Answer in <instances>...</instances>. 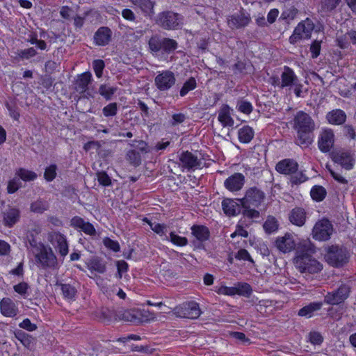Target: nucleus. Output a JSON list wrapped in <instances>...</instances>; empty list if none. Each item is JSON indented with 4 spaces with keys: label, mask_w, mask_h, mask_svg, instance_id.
I'll use <instances>...</instances> for the list:
<instances>
[{
    "label": "nucleus",
    "mask_w": 356,
    "mask_h": 356,
    "mask_svg": "<svg viewBox=\"0 0 356 356\" xmlns=\"http://www.w3.org/2000/svg\"><path fill=\"white\" fill-rule=\"evenodd\" d=\"M292 128L296 131V143L308 147L313 143L315 122L306 112L299 111L291 121Z\"/></svg>",
    "instance_id": "obj_1"
},
{
    "label": "nucleus",
    "mask_w": 356,
    "mask_h": 356,
    "mask_svg": "<svg viewBox=\"0 0 356 356\" xmlns=\"http://www.w3.org/2000/svg\"><path fill=\"white\" fill-rule=\"evenodd\" d=\"M315 252L316 248L309 241L297 250L294 264L301 273L315 274L322 270L323 264L312 256Z\"/></svg>",
    "instance_id": "obj_2"
},
{
    "label": "nucleus",
    "mask_w": 356,
    "mask_h": 356,
    "mask_svg": "<svg viewBox=\"0 0 356 356\" xmlns=\"http://www.w3.org/2000/svg\"><path fill=\"white\" fill-rule=\"evenodd\" d=\"M148 47L152 55L164 56L174 53L178 48V43L174 39L156 33L149 38Z\"/></svg>",
    "instance_id": "obj_3"
},
{
    "label": "nucleus",
    "mask_w": 356,
    "mask_h": 356,
    "mask_svg": "<svg viewBox=\"0 0 356 356\" xmlns=\"http://www.w3.org/2000/svg\"><path fill=\"white\" fill-rule=\"evenodd\" d=\"M325 259L335 268L343 267L348 262L349 253L346 248L338 245H328L325 248Z\"/></svg>",
    "instance_id": "obj_4"
},
{
    "label": "nucleus",
    "mask_w": 356,
    "mask_h": 356,
    "mask_svg": "<svg viewBox=\"0 0 356 356\" xmlns=\"http://www.w3.org/2000/svg\"><path fill=\"white\" fill-rule=\"evenodd\" d=\"M40 247L41 248L34 253L36 265L44 270L58 269L60 265L52 248L47 245H40Z\"/></svg>",
    "instance_id": "obj_5"
},
{
    "label": "nucleus",
    "mask_w": 356,
    "mask_h": 356,
    "mask_svg": "<svg viewBox=\"0 0 356 356\" xmlns=\"http://www.w3.org/2000/svg\"><path fill=\"white\" fill-rule=\"evenodd\" d=\"M155 24L164 30H177L183 24V16L172 10L158 13Z\"/></svg>",
    "instance_id": "obj_6"
},
{
    "label": "nucleus",
    "mask_w": 356,
    "mask_h": 356,
    "mask_svg": "<svg viewBox=\"0 0 356 356\" xmlns=\"http://www.w3.org/2000/svg\"><path fill=\"white\" fill-rule=\"evenodd\" d=\"M351 287L346 284H341L337 289L327 292L324 296L323 302L330 305L343 303L350 296Z\"/></svg>",
    "instance_id": "obj_7"
},
{
    "label": "nucleus",
    "mask_w": 356,
    "mask_h": 356,
    "mask_svg": "<svg viewBox=\"0 0 356 356\" xmlns=\"http://www.w3.org/2000/svg\"><path fill=\"white\" fill-rule=\"evenodd\" d=\"M191 235L193 236L191 243L194 250H205L204 243L211 237L209 229L205 225L195 224L191 227Z\"/></svg>",
    "instance_id": "obj_8"
},
{
    "label": "nucleus",
    "mask_w": 356,
    "mask_h": 356,
    "mask_svg": "<svg viewBox=\"0 0 356 356\" xmlns=\"http://www.w3.org/2000/svg\"><path fill=\"white\" fill-rule=\"evenodd\" d=\"M173 312L179 318L190 319L197 318L202 313L199 304L194 301L184 302L176 306Z\"/></svg>",
    "instance_id": "obj_9"
},
{
    "label": "nucleus",
    "mask_w": 356,
    "mask_h": 356,
    "mask_svg": "<svg viewBox=\"0 0 356 356\" xmlns=\"http://www.w3.org/2000/svg\"><path fill=\"white\" fill-rule=\"evenodd\" d=\"M265 199V193L256 186L249 188L243 198L237 199L243 208L253 206L258 207Z\"/></svg>",
    "instance_id": "obj_10"
},
{
    "label": "nucleus",
    "mask_w": 356,
    "mask_h": 356,
    "mask_svg": "<svg viewBox=\"0 0 356 356\" xmlns=\"http://www.w3.org/2000/svg\"><path fill=\"white\" fill-rule=\"evenodd\" d=\"M332 232V224L327 218H323L314 225L312 229V236L317 241H325L330 238Z\"/></svg>",
    "instance_id": "obj_11"
},
{
    "label": "nucleus",
    "mask_w": 356,
    "mask_h": 356,
    "mask_svg": "<svg viewBox=\"0 0 356 356\" xmlns=\"http://www.w3.org/2000/svg\"><path fill=\"white\" fill-rule=\"evenodd\" d=\"M251 17L245 9L241 8L238 13L229 15L227 18L228 26L231 29H242L251 22Z\"/></svg>",
    "instance_id": "obj_12"
},
{
    "label": "nucleus",
    "mask_w": 356,
    "mask_h": 356,
    "mask_svg": "<svg viewBox=\"0 0 356 356\" xmlns=\"http://www.w3.org/2000/svg\"><path fill=\"white\" fill-rule=\"evenodd\" d=\"M176 83V77L173 72L164 70L159 72L154 78L156 88L162 92L170 90Z\"/></svg>",
    "instance_id": "obj_13"
},
{
    "label": "nucleus",
    "mask_w": 356,
    "mask_h": 356,
    "mask_svg": "<svg viewBox=\"0 0 356 356\" xmlns=\"http://www.w3.org/2000/svg\"><path fill=\"white\" fill-rule=\"evenodd\" d=\"M178 157L179 161V165L186 169L188 172L202 168L201 160L188 150L181 152Z\"/></svg>",
    "instance_id": "obj_14"
},
{
    "label": "nucleus",
    "mask_w": 356,
    "mask_h": 356,
    "mask_svg": "<svg viewBox=\"0 0 356 356\" xmlns=\"http://www.w3.org/2000/svg\"><path fill=\"white\" fill-rule=\"evenodd\" d=\"M48 238L61 257H65L68 254V243L64 234L59 232H51L49 233Z\"/></svg>",
    "instance_id": "obj_15"
},
{
    "label": "nucleus",
    "mask_w": 356,
    "mask_h": 356,
    "mask_svg": "<svg viewBox=\"0 0 356 356\" xmlns=\"http://www.w3.org/2000/svg\"><path fill=\"white\" fill-rule=\"evenodd\" d=\"M330 156L334 163L340 164L346 170H351L354 166L355 159L350 151H332Z\"/></svg>",
    "instance_id": "obj_16"
},
{
    "label": "nucleus",
    "mask_w": 356,
    "mask_h": 356,
    "mask_svg": "<svg viewBox=\"0 0 356 356\" xmlns=\"http://www.w3.org/2000/svg\"><path fill=\"white\" fill-rule=\"evenodd\" d=\"M334 144V134L331 129H323L318 136V147L323 153L329 152Z\"/></svg>",
    "instance_id": "obj_17"
},
{
    "label": "nucleus",
    "mask_w": 356,
    "mask_h": 356,
    "mask_svg": "<svg viewBox=\"0 0 356 356\" xmlns=\"http://www.w3.org/2000/svg\"><path fill=\"white\" fill-rule=\"evenodd\" d=\"M245 182V176L240 172H235L224 181V186L230 192L240 191Z\"/></svg>",
    "instance_id": "obj_18"
},
{
    "label": "nucleus",
    "mask_w": 356,
    "mask_h": 356,
    "mask_svg": "<svg viewBox=\"0 0 356 356\" xmlns=\"http://www.w3.org/2000/svg\"><path fill=\"white\" fill-rule=\"evenodd\" d=\"M299 168L298 162L293 159H284L280 161L275 165V170L282 175L290 176L296 172Z\"/></svg>",
    "instance_id": "obj_19"
},
{
    "label": "nucleus",
    "mask_w": 356,
    "mask_h": 356,
    "mask_svg": "<svg viewBox=\"0 0 356 356\" xmlns=\"http://www.w3.org/2000/svg\"><path fill=\"white\" fill-rule=\"evenodd\" d=\"M275 246L280 251L286 253L295 250L296 242L291 234L286 233L284 236L277 238Z\"/></svg>",
    "instance_id": "obj_20"
},
{
    "label": "nucleus",
    "mask_w": 356,
    "mask_h": 356,
    "mask_svg": "<svg viewBox=\"0 0 356 356\" xmlns=\"http://www.w3.org/2000/svg\"><path fill=\"white\" fill-rule=\"evenodd\" d=\"M3 224L7 227H13L20 218V211L12 207H8L1 213Z\"/></svg>",
    "instance_id": "obj_21"
},
{
    "label": "nucleus",
    "mask_w": 356,
    "mask_h": 356,
    "mask_svg": "<svg viewBox=\"0 0 356 356\" xmlns=\"http://www.w3.org/2000/svg\"><path fill=\"white\" fill-rule=\"evenodd\" d=\"M112 31L107 26H101L94 34V42L97 46H106L112 38Z\"/></svg>",
    "instance_id": "obj_22"
},
{
    "label": "nucleus",
    "mask_w": 356,
    "mask_h": 356,
    "mask_svg": "<svg viewBox=\"0 0 356 356\" xmlns=\"http://www.w3.org/2000/svg\"><path fill=\"white\" fill-rule=\"evenodd\" d=\"M70 226L75 229H80L86 234L90 236H95L96 234V229L93 225L89 222H86L79 216H74L71 219Z\"/></svg>",
    "instance_id": "obj_23"
},
{
    "label": "nucleus",
    "mask_w": 356,
    "mask_h": 356,
    "mask_svg": "<svg viewBox=\"0 0 356 356\" xmlns=\"http://www.w3.org/2000/svg\"><path fill=\"white\" fill-rule=\"evenodd\" d=\"M307 213L304 208L296 207L289 214V220L291 223L298 227H302L305 224Z\"/></svg>",
    "instance_id": "obj_24"
},
{
    "label": "nucleus",
    "mask_w": 356,
    "mask_h": 356,
    "mask_svg": "<svg viewBox=\"0 0 356 356\" xmlns=\"http://www.w3.org/2000/svg\"><path fill=\"white\" fill-rule=\"evenodd\" d=\"M241 204L236 200L225 198L222 202L224 213L229 216H234L241 213Z\"/></svg>",
    "instance_id": "obj_25"
},
{
    "label": "nucleus",
    "mask_w": 356,
    "mask_h": 356,
    "mask_svg": "<svg viewBox=\"0 0 356 356\" xmlns=\"http://www.w3.org/2000/svg\"><path fill=\"white\" fill-rule=\"evenodd\" d=\"M87 268L91 271L103 274L106 271V262L98 256H92L86 261Z\"/></svg>",
    "instance_id": "obj_26"
},
{
    "label": "nucleus",
    "mask_w": 356,
    "mask_h": 356,
    "mask_svg": "<svg viewBox=\"0 0 356 356\" xmlns=\"http://www.w3.org/2000/svg\"><path fill=\"white\" fill-rule=\"evenodd\" d=\"M298 80V78L294 71L289 66H284V71L281 74V84L280 88L282 89L286 87L291 88Z\"/></svg>",
    "instance_id": "obj_27"
},
{
    "label": "nucleus",
    "mask_w": 356,
    "mask_h": 356,
    "mask_svg": "<svg viewBox=\"0 0 356 356\" xmlns=\"http://www.w3.org/2000/svg\"><path fill=\"white\" fill-rule=\"evenodd\" d=\"M1 313L6 317L15 316L19 311L15 302L9 298H3L0 302Z\"/></svg>",
    "instance_id": "obj_28"
},
{
    "label": "nucleus",
    "mask_w": 356,
    "mask_h": 356,
    "mask_svg": "<svg viewBox=\"0 0 356 356\" xmlns=\"http://www.w3.org/2000/svg\"><path fill=\"white\" fill-rule=\"evenodd\" d=\"M92 81V74L90 72H86L79 75L76 80L74 89L80 94H83L88 89V85Z\"/></svg>",
    "instance_id": "obj_29"
},
{
    "label": "nucleus",
    "mask_w": 356,
    "mask_h": 356,
    "mask_svg": "<svg viewBox=\"0 0 356 356\" xmlns=\"http://www.w3.org/2000/svg\"><path fill=\"white\" fill-rule=\"evenodd\" d=\"M138 7L145 17L152 18L154 15L155 2L151 0H129Z\"/></svg>",
    "instance_id": "obj_30"
},
{
    "label": "nucleus",
    "mask_w": 356,
    "mask_h": 356,
    "mask_svg": "<svg viewBox=\"0 0 356 356\" xmlns=\"http://www.w3.org/2000/svg\"><path fill=\"white\" fill-rule=\"evenodd\" d=\"M347 115L341 109H334L326 115L327 122L331 124L342 125L346 121Z\"/></svg>",
    "instance_id": "obj_31"
},
{
    "label": "nucleus",
    "mask_w": 356,
    "mask_h": 356,
    "mask_svg": "<svg viewBox=\"0 0 356 356\" xmlns=\"http://www.w3.org/2000/svg\"><path fill=\"white\" fill-rule=\"evenodd\" d=\"M230 111L231 108L227 104H223L219 111L218 120L224 127L234 125V121L231 117Z\"/></svg>",
    "instance_id": "obj_32"
},
{
    "label": "nucleus",
    "mask_w": 356,
    "mask_h": 356,
    "mask_svg": "<svg viewBox=\"0 0 356 356\" xmlns=\"http://www.w3.org/2000/svg\"><path fill=\"white\" fill-rule=\"evenodd\" d=\"M322 302H313L309 305L303 307L298 311V315L300 316H305L310 318L312 316L314 312L318 311L322 308Z\"/></svg>",
    "instance_id": "obj_33"
},
{
    "label": "nucleus",
    "mask_w": 356,
    "mask_h": 356,
    "mask_svg": "<svg viewBox=\"0 0 356 356\" xmlns=\"http://www.w3.org/2000/svg\"><path fill=\"white\" fill-rule=\"evenodd\" d=\"M235 73L240 74H250L254 70L253 65L251 61L248 60H237V62L232 66Z\"/></svg>",
    "instance_id": "obj_34"
},
{
    "label": "nucleus",
    "mask_w": 356,
    "mask_h": 356,
    "mask_svg": "<svg viewBox=\"0 0 356 356\" xmlns=\"http://www.w3.org/2000/svg\"><path fill=\"white\" fill-rule=\"evenodd\" d=\"M254 136V131L252 127L248 125H245L238 131V138L241 143H250Z\"/></svg>",
    "instance_id": "obj_35"
},
{
    "label": "nucleus",
    "mask_w": 356,
    "mask_h": 356,
    "mask_svg": "<svg viewBox=\"0 0 356 356\" xmlns=\"http://www.w3.org/2000/svg\"><path fill=\"white\" fill-rule=\"evenodd\" d=\"M296 26H300V34L304 36L305 39L311 38L312 33L314 29V24L309 18H306L305 20L298 23Z\"/></svg>",
    "instance_id": "obj_36"
},
{
    "label": "nucleus",
    "mask_w": 356,
    "mask_h": 356,
    "mask_svg": "<svg viewBox=\"0 0 356 356\" xmlns=\"http://www.w3.org/2000/svg\"><path fill=\"white\" fill-rule=\"evenodd\" d=\"M310 195L313 200L319 202L325 198L327 195V191L322 186L315 185L310 191Z\"/></svg>",
    "instance_id": "obj_37"
},
{
    "label": "nucleus",
    "mask_w": 356,
    "mask_h": 356,
    "mask_svg": "<svg viewBox=\"0 0 356 356\" xmlns=\"http://www.w3.org/2000/svg\"><path fill=\"white\" fill-rule=\"evenodd\" d=\"M126 160L129 163L134 167L141 165L142 158L140 153L136 149H129L127 152L125 156Z\"/></svg>",
    "instance_id": "obj_38"
},
{
    "label": "nucleus",
    "mask_w": 356,
    "mask_h": 356,
    "mask_svg": "<svg viewBox=\"0 0 356 356\" xmlns=\"http://www.w3.org/2000/svg\"><path fill=\"white\" fill-rule=\"evenodd\" d=\"M117 87L111 86L109 84H101L99 87L98 93L106 101L111 100L113 95L116 92Z\"/></svg>",
    "instance_id": "obj_39"
},
{
    "label": "nucleus",
    "mask_w": 356,
    "mask_h": 356,
    "mask_svg": "<svg viewBox=\"0 0 356 356\" xmlns=\"http://www.w3.org/2000/svg\"><path fill=\"white\" fill-rule=\"evenodd\" d=\"M263 228L268 234L274 233L278 230V221L274 216H268L263 225Z\"/></svg>",
    "instance_id": "obj_40"
},
{
    "label": "nucleus",
    "mask_w": 356,
    "mask_h": 356,
    "mask_svg": "<svg viewBox=\"0 0 356 356\" xmlns=\"http://www.w3.org/2000/svg\"><path fill=\"white\" fill-rule=\"evenodd\" d=\"M235 295L250 297L252 293L251 286L246 282H237L234 286Z\"/></svg>",
    "instance_id": "obj_41"
},
{
    "label": "nucleus",
    "mask_w": 356,
    "mask_h": 356,
    "mask_svg": "<svg viewBox=\"0 0 356 356\" xmlns=\"http://www.w3.org/2000/svg\"><path fill=\"white\" fill-rule=\"evenodd\" d=\"M129 145L138 151L140 155L150 153L152 151V148L149 146L148 143L143 140H134L131 143H129Z\"/></svg>",
    "instance_id": "obj_42"
},
{
    "label": "nucleus",
    "mask_w": 356,
    "mask_h": 356,
    "mask_svg": "<svg viewBox=\"0 0 356 356\" xmlns=\"http://www.w3.org/2000/svg\"><path fill=\"white\" fill-rule=\"evenodd\" d=\"M57 285L60 286L62 294L65 298L69 300H74L76 296L77 290L76 288L70 284L57 283Z\"/></svg>",
    "instance_id": "obj_43"
},
{
    "label": "nucleus",
    "mask_w": 356,
    "mask_h": 356,
    "mask_svg": "<svg viewBox=\"0 0 356 356\" xmlns=\"http://www.w3.org/2000/svg\"><path fill=\"white\" fill-rule=\"evenodd\" d=\"M298 13V10L295 6H291L289 8H287L286 9L282 11L279 18V20L284 21L289 24L290 21L295 19Z\"/></svg>",
    "instance_id": "obj_44"
},
{
    "label": "nucleus",
    "mask_w": 356,
    "mask_h": 356,
    "mask_svg": "<svg viewBox=\"0 0 356 356\" xmlns=\"http://www.w3.org/2000/svg\"><path fill=\"white\" fill-rule=\"evenodd\" d=\"M197 87V82L194 77L191 76L187 79L183 84L179 91L181 97L186 96L190 91L193 90Z\"/></svg>",
    "instance_id": "obj_45"
},
{
    "label": "nucleus",
    "mask_w": 356,
    "mask_h": 356,
    "mask_svg": "<svg viewBox=\"0 0 356 356\" xmlns=\"http://www.w3.org/2000/svg\"><path fill=\"white\" fill-rule=\"evenodd\" d=\"M49 208V204L47 201L38 200L31 204L30 209L33 213H42Z\"/></svg>",
    "instance_id": "obj_46"
},
{
    "label": "nucleus",
    "mask_w": 356,
    "mask_h": 356,
    "mask_svg": "<svg viewBox=\"0 0 356 356\" xmlns=\"http://www.w3.org/2000/svg\"><path fill=\"white\" fill-rule=\"evenodd\" d=\"M15 338L19 340L25 347L29 348L33 341V338L29 334L22 330H17L15 332Z\"/></svg>",
    "instance_id": "obj_47"
},
{
    "label": "nucleus",
    "mask_w": 356,
    "mask_h": 356,
    "mask_svg": "<svg viewBox=\"0 0 356 356\" xmlns=\"http://www.w3.org/2000/svg\"><path fill=\"white\" fill-rule=\"evenodd\" d=\"M16 175L25 181H33L38 177V175L35 172L22 168H19L17 171Z\"/></svg>",
    "instance_id": "obj_48"
},
{
    "label": "nucleus",
    "mask_w": 356,
    "mask_h": 356,
    "mask_svg": "<svg viewBox=\"0 0 356 356\" xmlns=\"http://www.w3.org/2000/svg\"><path fill=\"white\" fill-rule=\"evenodd\" d=\"M309 179L308 177L303 171L298 170L290 175V182L291 185H300Z\"/></svg>",
    "instance_id": "obj_49"
},
{
    "label": "nucleus",
    "mask_w": 356,
    "mask_h": 356,
    "mask_svg": "<svg viewBox=\"0 0 356 356\" xmlns=\"http://www.w3.org/2000/svg\"><path fill=\"white\" fill-rule=\"evenodd\" d=\"M5 105L9 111L10 116L15 120H18L20 117V114L16 102L14 99H10V101L6 102Z\"/></svg>",
    "instance_id": "obj_50"
},
{
    "label": "nucleus",
    "mask_w": 356,
    "mask_h": 356,
    "mask_svg": "<svg viewBox=\"0 0 356 356\" xmlns=\"http://www.w3.org/2000/svg\"><path fill=\"white\" fill-rule=\"evenodd\" d=\"M143 220L147 223L149 225L151 229L157 234L160 236L165 234L167 229V226L165 224L157 223L156 222H152L147 218H144Z\"/></svg>",
    "instance_id": "obj_51"
},
{
    "label": "nucleus",
    "mask_w": 356,
    "mask_h": 356,
    "mask_svg": "<svg viewBox=\"0 0 356 356\" xmlns=\"http://www.w3.org/2000/svg\"><path fill=\"white\" fill-rule=\"evenodd\" d=\"M236 109L241 113L249 115L252 113L253 106L250 102L240 99L237 101Z\"/></svg>",
    "instance_id": "obj_52"
},
{
    "label": "nucleus",
    "mask_w": 356,
    "mask_h": 356,
    "mask_svg": "<svg viewBox=\"0 0 356 356\" xmlns=\"http://www.w3.org/2000/svg\"><path fill=\"white\" fill-rule=\"evenodd\" d=\"M167 239L177 246H186L188 243L186 237L179 236L175 232H171Z\"/></svg>",
    "instance_id": "obj_53"
},
{
    "label": "nucleus",
    "mask_w": 356,
    "mask_h": 356,
    "mask_svg": "<svg viewBox=\"0 0 356 356\" xmlns=\"http://www.w3.org/2000/svg\"><path fill=\"white\" fill-rule=\"evenodd\" d=\"M29 289V284L25 282H22L13 286L14 291L24 298H27L29 296L28 291Z\"/></svg>",
    "instance_id": "obj_54"
},
{
    "label": "nucleus",
    "mask_w": 356,
    "mask_h": 356,
    "mask_svg": "<svg viewBox=\"0 0 356 356\" xmlns=\"http://www.w3.org/2000/svg\"><path fill=\"white\" fill-rule=\"evenodd\" d=\"M57 165L56 164H51L46 168L44 172V178L47 181H52L57 175Z\"/></svg>",
    "instance_id": "obj_55"
},
{
    "label": "nucleus",
    "mask_w": 356,
    "mask_h": 356,
    "mask_svg": "<svg viewBox=\"0 0 356 356\" xmlns=\"http://www.w3.org/2000/svg\"><path fill=\"white\" fill-rule=\"evenodd\" d=\"M92 68L97 78L102 77L103 71L105 68V63L102 59H95L92 61Z\"/></svg>",
    "instance_id": "obj_56"
},
{
    "label": "nucleus",
    "mask_w": 356,
    "mask_h": 356,
    "mask_svg": "<svg viewBox=\"0 0 356 356\" xmlns=\"http://www.w3.org/2000/svg\"><path fill=\"white\" fill-rule=\"evenodd\" d=\"M102 113L105 117H113L118 113V104L116 102L110 103L102 109Z\"/></svg>",
    "instance_id": "obj_57"
},
{
    "label": "nucleus",
    "mask_w": 356,
    "mask_h": 356,
    "mask_svg": "<svg viewBox=\"0 0 356 356\" xmlns=\"http://www.w3.org/2000/svg\"><path fill=\"white\" fill-rule=\"evenodd\" d=\"M16 54L22 59H29L35 56L38 53L35 48L30 47L23 50H18Z\"/></svg>",
    "instance_id": "obj_58"
},
{
    "label": "nucleus",
    "mask_w": 356,
    "mask_h": 356,
    "mask_svg": "<svg viewBox=\"0 0 356 356\" xmlns=\"http://www.w3.org/2000/svg\"><path fill=\"white\" fill-rule=\"evenodd\" d=\"M103 244L106 248L113 251L114 252H118L120 250L119 243L117 241L112 240L108 237H105L103 239Z\"/></svg>",
    "instance_id": "obj_59"
},
{
    "label": "nucleus",
    "mask_w": 356,
    "mask_h": 356,
    "mask_svg": "<svg viewBox=\"0 0 356 356\" xmlns=\"http://www.w3.org/2000/svg\"><path fill=\"white\" fill-rule=\"evenodd\" d=\"M99 184L104 186H109L112 184L111 179L105 171L97 172Z\"/></svg>",
    "instance_id": "obj_60"
},
{
    "label": "nucleus",
    "mask_w": 356,
    "mask_h": 356,
    "mask_svg": "<svg viewBox=\"0 0 356 356\" xmlns=\"http://www.w3.org/2000/svg\"><path fill=\"white\" fill-rule=\"evenodd\" d=\"M341 2V0H324L322 8L327 12H332L337 8Z\"/></svg>",
    "instance_id": "obj_61"
},
{
    "label": "nucleus",
    "mask_w": 356,
    "mask_h": 356,
    "mask_svg": "<svg viewBox=\"0 0 356 356\" xmlns=\"http://www.w3.org/2000/svg\"><path fill=\"white\" fill-rule=\"evenodd\" d=\"M309 341L313 345H321L323 341V337L318 332H310L309 334Z\"/></svg>",
    "instance_id": "obj_62"
},
{
    "label": "nucleus",
    "mask_w": 356,
    "mask_h": 356,
    "mask_svg": "<svg viewBox=\"0 0 356 356\" xmlns=\"http://www.w3.org/2000/svg\"><path fill=\"white\" fill-rule=\"evenodd\" d=\"M321 41L314 40L312 42L310 46V52L312 58H316L321 52Z\"/></svg>",
    "instance_id": "obj_63"
},
{
    "label": "nucleus",
    "mask_w": 356,
    "mask_h": 356,
    "mask_svg": "<svg viewBox=\"0 0 356 356\" xmlns=\"http://www.w3.org/2000/svg\"><path fill=\"white\" fill-rule=\"evenodd\" d=\"M116 266L118 269L116 277L119 279H121L122 277V273H126L128 270V264L124 260H120L117 261Z\"/></svg>",
    "instance_id": "obj_64"
}]
</instances>
